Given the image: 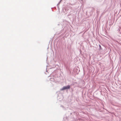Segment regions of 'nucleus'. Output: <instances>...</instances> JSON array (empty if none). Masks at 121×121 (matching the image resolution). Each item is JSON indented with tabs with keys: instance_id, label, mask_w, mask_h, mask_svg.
Instances as JSON below:
<instances>
[{
	"instance_id": "nucleus-1",
	"label": "nucleus",
	"mask_w": 121,
	"mask_h": 121,
	"mask_svg": "<svg viewBox=\"0 0 121 121\" xmlns=\"http://www.w3.org/2000/svg\"><path fill=\"white\" fill-rule=\"evenodd\" d=\"M70 86L69 85L66 86H64L62 88L60 89L61 91H62L66 89H69L70 88Z\"/></svg>"
},
{
	"instance_id": "nucleus-2",
	"label": "nucleus",
	"mask_w": 121,
	"mask_h": 121,
	"mask_svg": "<svg viewBox=\"0 0 121 121\" xmlns=\"http://www.w3.org/2000/svg\"><path fill=\"white\" fill-rule=\"evenodd\" d=\"M99 47H101V46H100V45H99Z\"/></svg>"
}]
</instances>
